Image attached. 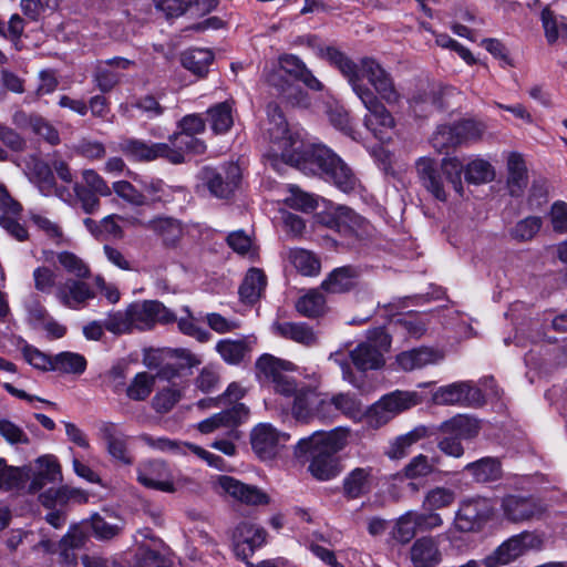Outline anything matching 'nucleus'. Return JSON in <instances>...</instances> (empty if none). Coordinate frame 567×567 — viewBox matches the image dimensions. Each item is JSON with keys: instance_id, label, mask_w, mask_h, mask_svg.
<instances>
[{"instance_id": "nucleus-1", "label": "nucleus", "mask_w": 567, "mask_h": 567, "mask_svg": "<svg viewBox=\"0 0 567 567\" xmlns=\"http://www.w3.org/2000/svg\"><path fill=\"white\" fill-rule=\"evenodd\" d=\"M268 116L267 132L272 145L265 157L275 171L281 164H290L305 174L322 177L343 193L360 187L352 169L334 152L321 144L306 143L299 133H292L277 105L268 106Z\"/></svg>"}, {"instance_id": "nucleus-2", "label": "nucleus", "mask_w": 567, "mask_h": 567, "mask_svg": "<svg viewBox=\"0 0 567 567\" xmlns=\"http://www.w3.org/2000/svg\"><path fill=\"white\" fill-rule=\"evenodd\" d=\"M324 56L348 80L352 91L365 107L363 124L367 130L382 143L390 141L395 121L375 93L362 82L363 78H367L382 100L394 104L400 101L401 95L390 74L373 59L364 58L357 64L334 48H327Z\"/></svg>"}, {"instance_id": "nucleus-3", "label": "nucleus", "mask_w": 567, "mask_h": 567, "mask_svg": "<svg viewBox=\"0 0 567 567\" xmlns=\"http://www.w3.org/2000/svg\"><path fill=\"white\" fill-rule=\"evenodd\" d=\"M255 369L260 382L271 385L276 393L292 400V412L297 417L308 415L310 405L313 403V393L308 389L299 388L289 374L297 370L295 363L264 353L257 359Z\"/></svg>"}, {"instance_id": "nucleus-4", "label": "nucleus", "mask_w": 567, "mask_h": 567, "mask_svg": "<svg viewBox=\"0 0 567 567\" xmlns=\"http://www.w3.org/2000/svg\"><path fill=\"white\" fill-rule=\"evenodd\" d=\"M349 432L343 427H337L330 432H315L312 435L301 439L296 446V455H311L309 464L310 473L319 481H329L339 472V462L336 454L348 443Z\"/></svg>"}, {"instance_id": "nucleus-5", "label": "nucleus", "mask_w": 567, "mask_h": 567, "mask_svg": "<svg viewBox=\"0 0 567 567\" xmlns=\"http://www.w3.org/2000/svg\"><path fill=\"white\" fill-rule=\"evenodd\" d=\"M416 173L421 185L437 200L446 202L447 192L444 178L452 185L458 196L463 195V165L456 157L443 158L441 167L435 159L421 157L416 162Z\"/></svg>"}, {"instance_id": "nucleus-6", "label": "nucleus", "mask_w": 567, "mask_h": 567, "mask_svg": "<svg viewBox=\"0 0 567 567\" xmlns=\"http://www.w3.org/2000/svg\"><path fill=\"white\" fill-rule=\"evenodd\" d=\"M494 507L492 502L485 497H473L461 502L455 513L453 528L446 532L450 544L461 550L463 540L455 536V532L474 533L483 528L492 517Z\"/></svg>"}, {"instance_id": "nucleus-7", "label": "nucleus", "mask_w": 567, "mask_h": 567, "mask_svg": "<svg viewBox=\"0 0 567 567\" xmlns=\"http://www.w3.org/2000/svg\"><path fill=\"white\" fill-rule=\"evenodd\" d=\"M420 402L421 396L417 392L395 390L383 395L367 410L363 415L364 422L371 429H379Z\"/></svg>"}, {"instance_id": "nucleus-8", "label": "nucleus", "mask_w": 567, "mask_h": 567, "mask_svg": "<svg viewBox=\"0 0 567 567\" xmlns=\"http://www.w3.org/2000/svg\"><path fill=\"white\" fill-rule=\"evenodd\" d=\"M390 336L383 329H375L370 332L367 341L359 343L350 351V358L360 371L378 370L384 365V353L390 350Z\"/></svg>"}, {"instance_id": "nucleus-9", "label": "nucleus", "mask_w": 567, "mask_h": 567, "mask_svg": "<svg viewBox=\"0 0 567 567\" xmlns=\"http://www.w3.org/2000/svg\"><path fill=\"white\" fill-rule=\"evenodd\" d=\"M444 436L439 442V449L446 455L461 457L464 449L461 440L475 436L478 432L477 421L465 415H456L441 425Z\"/></svg>"}, {"instance_id": "nucleus-10", "label": "nucleus", "mask_w": 567, "mask_h": 567, "mask_svg": "<svg viewBox=\"0 0 567 567\" xmlns=\"http://www.w3.org/2000/svg\"><path fill=\"white\" fill-rule=\"evenodd\" d=\"M250 445L256 456L264 461L275 460L289 440V434L270 423H259L250 431Z\"/></svg>"}, {"instance_id": "nucleus-11", "label": "nucleus", "mask_w": 567, "mask_h": 567, "mask_svg": "<svg viewBox=\"0 0 567 567\" xmlns=\"http://www.w3.org/2000/svg\"><path fill=\"white\" fill-rule=\"evenodd\" d=\"M503 518L511 523L540 519L547 511L546 504L534 496L508 494L501 499Z\"/></svg>"}, {"instance_id": "nucleus-12", "label": "nucleus", "mask_w": 567, "mask_h": 567, "mask_svg": "<svg viewBox=\"0 0 567 567\" xmlns=\"http://www.w3.org/2000/svg\"><path fill=\"white\" fill-rule=\"evenodd\" d=\"M200 178L213 196L228 198L240 183L241 171L235 163H229L218 169L205 167L200 172Z\"/></svg>"}, {"instance_id": "nucleus-13", "label": "nucleus", "mask_w": 567, "mask_h": 567, "mask_svg": "<svg viewBox=\"0 0 567 567\" xmlns=\"http://www.w3.org/2000/svg\"><path fill=\"white\" fill-rule=\"evenodd\" d=\"M212 484L217 494L229 496L246 505H262L269 502L268 495L261 489L233 476L217 475L213 478Z\"/></svg>"}, {"instance_id": "nucleus-14", "label": "nucleus", "mask_w": 567, "mask_h": 567, "mask_svg": "<svg viewBox=\"0 0 567 567\" xmlns=\"http://www.w3.org/2000/svg\"><path fill=\"white\" fill-rule=\"evenodd\" d=\"M137 481L147 488L165 493H175L181 485L179 482L174 481L169 467L163 461L141 463L137 467Z\"/></svg>"}, {"instance_id": "nucleus-15", "label": "nucleus", "mask_w": 567, "mask_h": 567, "mask_svg": "<svg viewBox=\"0 0 567 567\" xmlns=\"http://www.w3.org/2000/svg\"><path fill=\"white\" fill-rule=\"evenodd\" d=\"M538 544L539 539L535 535L527 532L520 533L499 545L484 559V564L486 567L507 565Z\"/></svg>"}, {"instance_id": "nucleus-16", "label": "nucleus", "mask_w": 567, "mask_h": 567, "mask_svg": "<svg viewBox=\"0 0 567 567\" xmlns=\"http://www.w3.org/2000/svg\"><path fill=\"white\" fill-rule=\"evenodd\" d=\"M133 329L148 330L156 322L168 323L175 320L174 313L159 301L148 300L128 307Z\"/></svg>"}, {"instance_id": "nucleus-17", "label": "nucleus", "mask_w": 567, "mask_h": 567, "mask_svg": "<svg viewBox=\"0 0 567 567\" xmlns=\"http://www.w3.org/2000/svg\"><path fill=\"white\" fill-rule=\"evenodd\" d=\"M330 228L350 240L362 239L369 234V221L347 206H338L328 221Z\"/></svg>"}, {"instance_id": "nucleus-18", "label": "nucleus", "mask_w": 567, "mask_h": 567, "mask_svg": "<svg viewBox=\"0 0 567 567\" xmlns=\"http://www.w3.org/2000/svg\"><path fill=\"white\" fill-rule=\"evenodd\" d=\"M433 400L437 404L481 405L484 402V396L472 382L461 381L439 388Z\"/></svg>"}, {"instance_id": "nucleus-19", "label": "nucleus", "mask_w": 567, "mask_h": 567, "mask_svg": "<svg viewBox=\"0 0 567 567\" xmlns=\"http://www.w3.org/2000/svg\"><path fill=\"white\" fill-rule=\"evenodd\" d=\"M99 434L105 442L109 455L113 461L123 465H132L134 457L128 447V436L112 422H103L99 426Z\"/></svg>"}, {"instance_id": "nucleus-20", "label": "nucleus", "mask_w": 567, "mask_h": 567, "mask_svg": "<svg viewBox=\"0 0 567 567\" xmlns=\"http://www.w3.org/2000/svg\"><path fill=\"white\" fill-rule=\"evenodd\" d=\"M164 146L166 148L162 151L163 158L172 164H182L185 162L186 155H200L206 151L203 140L181 132L171 135Z\"/></svg>"}, {"instance_id": "nucleus-21", "label": "nucleus", "mask_w": 567, "mask_h": 567, "mask_svg": "<svg viewBox=\"0 0 567 567\" xmlns=\"http://www.w3.org/2000/svg\"><path fill=\"white\" fill-rule=\"evenodd\" d=\"M94 291L83 279L68 278L59 282L54 297L64 307L79 310L94 298Z\"/></svg>"}, {"instance_id": "nucleus-22", "label": "nucleus", "mask_w": 567, "mask_h": 567, "mask_svg": "<svg viewBox=\"0 0 567 567\" xmlns=\"http://www.w3.org/2000/svg\"><path fill=\"white\" fill-rule=\"evenodd\" d=\"M21 212V205L0 184V226L19 241L28 238L27 229L19 223Z\"/></svg>"}, {"instance_id": "nucleus-23", "label": "nucleus", "mask_w": 567, "mask_h": 567, "mask_svg": "<svg viewBox=\"0 0 567 567\" xmlns=\"http://www.w3.org/2000/svg\"><path fill=\"white\" fill-rule=\"evenodd\" d=\"M445 358L444 351L431 347H417L402 351L395 357V363L402 371L410 372L429 365L441 363Z\"/></svg>"}, {"instance_id": "nucleus-24", "label": "nucleus", "mask_w": 567, "mask_h": 567, "mask_svg": "<svg viewBox=\"0 0 567 567\" xmlns=\"http://www.w3.org/2000/svg\"><path fill=\"white\" fill-rule=\"evenodd\" d=\"M266 543V530L252 523L244 522L234 532L236 555L247 559L257 548Z\"/></svg>"}, {"instance_id": "nucleus-25", "label": "nucleus", "mask_w": 567, "mask_h": 567, "mask_svg": "<svg viewBox=\"0 0 567 567\" xmlns=\"http://www.w3.org/2000/svg\"><path fill=\"white\" fill-rule=\"evenodd\" d=\"M375 472L371 466L355 467L343 478L342 489L347 498L355 499L369 494L375 485Z\"/></svg>"}, {"instance_id": "nucleus-26", "label": "nucleus", "mask_w": 567, "mask_h": 567, "mask_svg": "<svg viewBox=\"0 0 567 567\" xmlns=\"http://www.w3.org/2000/svg\"><path fill=\"white\" fill-rule=\"evenodd\" d=\"M248 414V408L243 403H237L230 409L224 410L199 422L197 429L203 434L212 433L218 429H231L247 420Z\"/></svg>"}, {"instance_id": "nucleus-27", "label": "nucleus", "mask_w": 567, "mask_h": 567, "mask_svg": "<svg viewBox=\"0 0 567 567\" xmlns=\"http://www.w3.org/2000/svg\"><path fill=\"white\" fill-rule=\"evenodd\" d=\"M410 558L414 567H436L442 560L439 542L432 536L417 538L410 549Z\"/></svg>"}, {"instance_id": "nucleus-28", "label": "nucleus", "mask_w": 567, "mask_h": 567, "mask_svg": "<svg viewBox=\"0 0 567 567\" xmlns=\"http://www.w3.org/2000/svg\"><path fill=\"white\" fill-rule=\"evenodd\" d=\"M257 343L255 336L240 339H224L216 344V351L223 360L229 364H238L244 361Z\"/></svg>"}, {"instance_id": "nucleus-29", "label": "nucleus", "mask_w": 567, "mask_h": 567, "mask_svg": "<svg viewBox=\"0 0 567 567\" xmlns=\"http://www.w3.org/2000/svg\"><path fill=\"white\" fill-rule=\"evenodd\" d=\"M164 143H150L136 138H124L118 144V150L134 161H154L163 158Z\"/></svg>"}, {"instance_id": "nucleus-30", "label": "nucleus", "mask_w": 567, "mask_h": 567, "mask_svg": "<svg viewBox=\"0 0 567 567\" xmlns=\"http://www.w3.org/2000/svg\"><path fill=\"white\" fill-rule=\"evenodd\" d=\"M272 331L281 338L305 347H311L317 343L315 331L303 322L276 321L272 323Z\"/></svg>"}, {"instance_id": "nucleus-31", "label": "nucleus", "mask_w": 567, "mask_h": 567, "mask_svg": "<svg viewBox=\"0 0 567 567\" xmlns=\"http://www.w3.org/2000/svg\"><path fill=\"white\" fill-rule=\"evenodd\" d=\"M61 468L56 458L50 455L41 456L35 462L30 489L37 492L48 483H55L61 481Z\"/></svg>"}, {"instance_id": "nucleus-32", "label": "nucleus", "mask_w": 567, "mask_h": 567, "mask_svg": "<svg viewBox=\"0 0 567 567\" xmlns=\"http://www.w3.org/2000/svg\"><path fill=\"white\" fill-rule=\"evenodd\" d=\"M266 285V276L260 269H249L239 287L241 301L248 305L257 302L265 291Z\"/></svg>"}, {"instance_id": "nucleus-33", "label": "nucleus", "mask_w": 567, "mask_h": 567, "mask_svg": "<svg viewBox=\"0 0 567 567\" xmlns=\"http://www.w3.org/2000/svg\"><path fill=\"white\" fill-rule=\"evenodd\" d=\"M542 25L548 44L567 41V18L546 7L540 14Z\"/></svg>"}, {"instance_id": "nucleus-34", "label": "nucleus", "mask_w": 567, "mask_h": 567, "mask_svg": "<svg viewBox=\"0 0 567 567\" xmlns=\"http://www.w3.org/2000/svg\"><path fill=\"white\" fill-rule=\"evenodd\" d=\"M507 186L513 196H519L528 183L526 164L518 153H512L507 159Z\"/></svg>"}, {"instance_id": "nucleus-35", "label": "nucleus", "mask_w": 567, "mask_h": 567, "mask_svg": "<svg viewBox=\"0 0 567 567\" xmlns=\"http://www.w3.org/2000/svg\"><path fill=\"white\" fill-rule=\"evenodd\" d=\"M358 271L355 268L344 266L334 269L321 284L322 289L331 293H340L350 290L355 285Z\"/></svg>"}, {"instance_id": "nucleus-36", "label": "nucleus", "mask_w": 567, "mask_h": 567, "mask_svg": "<svg viewBox=\"0 0 567 567\" xmlns=\"http://www.w3.org/2000/svg\"><path fill=\"white\" fill-rule=\"evenodd\" d=\"M214 59L213 52L208 49H189L182 53L181 62L192 73L203 76L207 73Z\"/></svg>"}, {"instance_id": "nucleus-37", "label": "nucleus", "mask_w": 567, "mask_h": 567, "mask_svg": "<svg viewBox=\"0 0 567 567\" xmlns=\"http://www.w3.org/2000/svg\"><path fill=\"white\" fill-rule=\"evenodd\" d=\"M144 196H146V205L151 203H168L173 199L174 188L166 185L162 179L157 178H136L135 179Z\"/></svg>"}, {"instance_id": "nucleus-38", "label": "nucleus", "mask_w": 567, "mask_h": 567, "mask_svg": "<svg viewBox=\"0 0 567 567\" xmlns=\"http://www.w3.org/2000/svg\"><path fill=\"white\" fill-rule=\"evenodd\" d=\"M233 105L230 101L217 103L207 111L212 130L217 134L226 133L234 124Z\"/></svg>"}, {"instance_id": "nucleus-39", "label": "nucleus", "mask_w": 567, "mask_h": 567, "mask_svg": "<svg viewBox=\"0 0 567 567\" xmlns=\"http://www.w3.org/2000/svg\"><path fill=\"white\" fill-rule=\"evenodd\" d=\"M427 430L425 426H417L412 431L396 437L389 446L386 455L392 460H399L404 457L411 446L421 439L425 437Z\"/></svg>"}, {"instance_id": "nucleus-40", "label": "nucleus", "mask_w": 567, "mask_h": 567, "mask_svg": "<svg viewBox=\"0 0 567 567\" xmlns=\"http://www.w3.org/2000/svg\"><path fill=\"white\" fill-rule=\"evenodd\" d=\"M465 470L480 483L496 481L502 474L499 462L492 457H484L476 462L468 463Z\"/></svg>"}, {"instance_id": "nucleus-41", "label": "nucleus", "mask_w": 567, "mask_h": 567, "mask_svg": "<svg viewBox=\"0 0 567 567\" xmlns=\"http://www.w3.org/2000/svg\"><path fill=\"white\" fill-rule=\"evenodd\" d=\"M86 369L85 358L76 352L64 351L53 357L51 371L66 374H82Z\"/></svg>"}, {"instance_id": "nucleus-42", "label": "nucleus", "mask_w": 567, "mask_h": 567, "mask_svg": "<svg viewBox=\"0 0 567 567\" xmlns=\"http://www.w3.org/2000/svg\"><path fill=\"white\" fill-rule=\"evenodd\" d=\"M147 228L163 238L166 245H175L183 234L181 223L172 217H158L147 224Z\"/></svg>"}, {"instance_id": "nucleus-43", "label": "nucleus", "mask_w": 567, "mask_h": 567, "mask_svg": "<svg viewBox=\"0 0 567 567\" xmlns=\"http://www.w3.org/2000/svg\"><path fill=\"white\" fill-rule=\"evenodd\" d=\"M91 528L97 539L107 540L121 533L123 523L120 518L109 514L106 516L94 514L91 517Z\"/></svg>"}, {"instance_id": "nucleus-44", "label": "nucleus", "mask_w": 567, "mask_h": 567, "mask_svg": "<svg viewBox=\"0 0 567 567\" xmlns=\"http://www.w3.org/2000/svg\"><path fill=\"white\" fill-rule=\"evenodd\" d=\"M434 471V464L429 460L427 456L419 454L410 460V462L403 467V470L394 475V480H417L423 478L432 474Z\"/></svg>"}, {"instance_id": "nucleus-45", "label": "nucleus", "mask_w": 567, "mask_h": 567, "mask_svg": "<svg viewBox=\"0 0 567 567\" xmlns=\"http://www.w3.org/2000/svg\"><path fill=\"white\" fill-rule=\"evenodd\" d=\"M465 179L470 184L489 183L495 177L492 164L483 158H474L463 167Z\"/></svg>"}, {"instance_id": "nucleus-46", "label": "nucleus", "mask_w": 567, "mask_h": 567, "mask_svg": "<svg viewBox=\"0 0 567 567\" xmlns=\"http://www.w3.org/2000/svg\"><path fill=\"white\" fill-rule=\"evenodd\" d=\"M420 530L417 512L409 511L401 515L392 529V537L401 544L409 543Z\"/></svg>"}, {"instance_id": "nucleus-47", "label": "nucleus", "mask_w": 567, "mask_h": 567, "mask_svg": "<svg viewBox=\"0 0 567 567\" xmlns=\"http://www.w3.org/2000/svg\"><path fill=\"white\" fill-rule=\"evenodd\" d=\"M86 542V535L79 526H72L60 540V555L65 564H74V549L81 548Z\"/></svg>"}, {"instance_id": "nucleus-48", "label": "nucleus", "mask_w": 567, "mask_h": 567, "mask_svg": "<svg viewBox=\"0 0 567 567\" xmlns=\"http://www.w3.org/2000/svg\"><path fill=\"white\" fill-rule=\"evenodd\" d=\"M156 375L138 372L125 389L126 396L133 401L146 400L153 391Z\"/></svg>"}, {"instance_id": "nucleus-49", "label": "nucleus", "mask_w": 567, "mask_h": 567, "mask_svg": "<svg viewBox=\"0 0 567 567\" xmlns=\"http://www.w3.org/2000/svg\"><path fill=\"white\" fill-rule=\"evenodd\" d=\"M296 309L305 317H318L326 310L324 296L319 290H309L297 300Z\"/></svg>"}, {"instance_id": "nucleus-50", "label": "nucleus", "mask_w": 567, "mask_h": 567, "mask_svg": "<svg viewBox=\"0 0 567 567\" xmlns=\"http://www.w3.org/2000/svg\"><path fill=\"white\" fill-rule=\"evenodd\" d=\"M55 259L68 274L78 279H86L91 275L89 265L72 251H58L55 254Z\"/></svg>"}, {"instance_id": "nucleus-51", "label": "nucleus", "mask_w": 567, "mask_h": 567, "mask_svg": "<svg viewBox=\"0 0 567 567\" xmlns=\"http://www.w3.org/2000/svg\"><path fill=\"white\" fill-rule=\"evenodd\" d=\"M288 259L303 276H316L320 271V261L308 250L299 248L291 249Z\"/></svg>"}, {"instance_id": "nucleus-52", "label": "nucleus", "mask_w": 567, "mask_h": 567, "mask_svg": "<svg viewBox=\"0 0 567 567\" xmlns=\"http://www.w3.org/2000/svg\"><path fill=\"white\" fill-rule=\"evenodd\" d=\"M321 408H330L333 406L337 411L343 413L344 415L355 420L361 416V406L359 401L350 395V394H337L333 395L329 400L320 401Z\"/></svg>"}, {"instance_id": "nucleus-53", "label": "nucleus", "mask_w": 567, "mask_h": 567, "mask_svg": "<svg viewBox=\"0 0 567 567\" xmlns=\"http://www.w3.org/2000/svg\"><path fill=\"white\" fill-rule=\"evenodd\" d=\"M455 492L451 488L436 486L426 492L422 506L425 511H439L455 502Z\"/></svg>"}, {"instance_id": "nucleus-54", "label": "nucleus", "mask_w": 567, "mask_h": 567, "mask_svg": "<svg viewBox=\"0 0 567 567\" xmlns=\"http://www.w3.org/2000/svg\"><path fill=\"white\" fill-rule=\"evenodd\" d=\"M288 190L290 195L286 198L289 207L309 213L318 207V197L302 192L296 185H289Z\"/></svg>"}, {"instance_id": "nucleus-55", "label": "nucleus", "mask_w": 567, "mask_h": 567, "mask_svg": "<svg viewBox=\"0 0 567 567\" xmlns=\"http://www.w3.org/2000/svg\"><path fill=\"white\" fill-rule=\"evenodd\" d=\"M40 177L38 181V188L44 196L56 195L63 202H71L72 194L65 188H56L51 171L45 166H41L39 171Z\"/></svg>"}, {"instance_id": "nucleus-56", "label": "nucleus", "mask_w": 567, "mask_h": 567, "mask_svg": "<svg viewBox=\"0 0 567 567\" xmlns=\"http://www.w3.org/2000/svg\"><path fill=\"white\" fill-rule=\"evenodd\" d=\"M543 220L538 216H528L519 220L511 230V235L518 241L533 239L540 230Z\"/></svg>"}, {"instance_id": "nucleus-57", "label": "nucleus", "mask_w": 567, "mask_h": 567, "mask_svg": "<svg viewBox=\"0 0 567 567\" xmlns=\"http://www.w3.org/2000/svg\"><path fill=\"white\" fill-rule=\"evenodd\" d=\"M181 398L182 393L179 389H177L174 385L167 386L162 389L154 395L152 400V405L157 413L164 414L169 412L175 406V404L181 400Z\"/></svg>"}, {"instance_id": "nucleus-58", "label": "nucleus", "mask_w": 567, "mask_h": 567, "mask_svg": "<svg viewBox=\"0 0 567 567\" xmlns=\"http://www.w3.org/2000/svg\"><path fill=\"white\" fill-rule=\"evenodd\" d=\"M32 277L35 290L41 293H52L59 285L56 282L58 274L45 266L35 268Z\"/></svg>"}, {"instance_id": "nucleus-59", "label": "nucleus", "mask_w": 567, "mask_h": 567, "mask_svg": "<svg viewBox=\"0 0 567 567\" xmlns=\"http://www.w3.org/2000/svg\"><path fill=\"white\" fill-rule=\"evenodd\" d=\"M458 136L453 125H441L433 134L432 145L437 152L443 153L450 147L460 145Z\"/></svg>"}, {"instance_id": "nucleus-60", "label": "nucleus", "mask_w": 567, "mask_h": 567, "mask_svg": "<svg viewBox=\"0 0 567 567\" xmlns=\"http://www.w3.org/2000/svg\"><path fill=\"white\" fill-rule=\"evenodd\" d=\"M140 441L155 451L175 455H179V452L184 449L181 441L171 440L164 436L155 437L150 434H142L140 435Z\"/></svg>"}, {"instance_id": "nucleus-61", "label": "nucleus", "mask_w": 567, "mask_h": 567, "mask_svg": "<svg viewBox=\"0 0 567 567\" xmlns=\"http://www.w3.org/2000/svg\"><path fill=\"white\" fill-rule=\"evenodd\" d=\"M400 328L404 329L410 337L420 338L426 331V316L420 313H408L395 321Z\"/></svg>"}, {"instance_id": "nucleus-62", "label": "nucleus", "mask_w": 567, "mask_h": 567, "mask_svg": "<svg viewBox=\"0 0 567 567\" xmlns=\"http://www.w3.org/2000/svg\"><path fill=\"white\" fill-rule=\"evenodd\" d=\"M104 327L114 334L128 333L133 330V324L128 308L126 311H117L109 313L104 320Z\"/></svg>"}, {"instance_id": "nucleus-63", "label": "nucleus", "mask_w": 567, "mask_h": 567, "mask_svg": "<svg viewBox=\"0 0 567 567\" xmlns=\"http://www.w3.org/2000/svg\"><path fill=\"white\" fill-rule=\"evenodd\" d=\"M113 189L115 194L124 199L125 202L134 205V206H144L146 205V196L142 189H137L134 185L126 181H118L113 184Z\"/></svg>"}, {"instance_id": "nucleus-64", "label": "nucleus", "mask_w": 567, "mask_h": 567, "mask_svg": "<svg viewBox=\"0 0 567 567\" xmlns=\"http://www.w3.org/2000/svg\"><path fill=\"white\" fill-rule=\"evenodd\" d=\"M551 228L555 233L567 235V203L556 200L551 204L548 213Z\"/></svg>"}]
</instances>
